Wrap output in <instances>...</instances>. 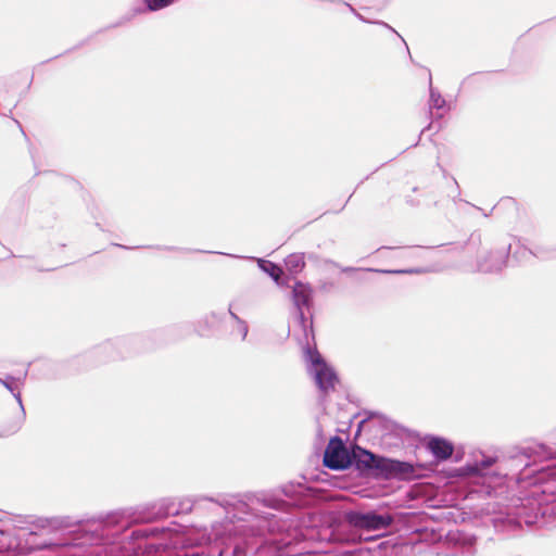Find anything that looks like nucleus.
Here are the masks:
<instances>
[{
    "instance_id": "1",
    "label": "nucleus",
    "mask_w": 556,
    "mask_h": 556,
    "mask_svg": "<svg viewBox=\"0 0 556 556\" xmlns=\"http://www.w3.org/2000/svg\"><path fill=\"white\" fill-rule=\"evenodd\" d=\"M351 455L342 439L332 437L325 450L323 463L329 469L344 470L352 465Z\"/></svg>"
},
{
    "instance_id": "2",
    "label": "nucleus",
    "mask_w": 556,
    "mask_h": 556,
    "mask_svg": "<svg viewBox=\"0 0 556 556\" xmlns=\"http://www.w3.org/2000/svg\"><path fill=\"white\" fill-rule=\"evenodd\" d=\"M349 522L358 529L376 531L387 529L393 522V517L389 514L378 515L376 513H352L348 517Z\"/></svg>"
},
{
    "instance_id": "3",
    "label": "nucleus",
    "mask_w": 556,
    "mask_h": 556,
    "mask_svg": "<svg viewBox=\"0 0 556 556\" xmlns=\"http://www.w3.org/2000/svg\"><path fill=\"white\" fill-rule=\"evenodd\" d=\"M351 457L352 464L355 465L357 470H359L361 472H374L375 465L378 458L377 455L356 445L352 450Z\"/></svg>"
},
{
    "instance_id": "4",
    "label": "nucleus",
    "mask_w": 556,
    "mask_h": 556,
    "mask_svg": "<svg viewBox=\"0 0 556 556\" xmlns=\"http://www.w3.org/2000/svg\"><path fill=\"white\" fill-rule=\"evenodd\" d=\"M315 382L323 395H328L334 391L338 378L331 368L321 366V368H315Z\"/></svg>"
},
{
    "instance_id": "5",
    "label": "nucleus",
    "mask_w": 556,
    "mask_h": 556,
    "mask_svg": "<svg viewBox=\"0 0 556 556\" xmlns=\"http://www.w3.org/2000/svg\"><path fill=\"white\" fill-rule=\"evenodd\" d=\"M293 301L301 315L303 316V308H309L313 301V290L309 285L296 281L292 289Z\"/></svg>"
},
{
    "instance_id": "6",
    "label": "nucleus",
    "mask_w": 556,
    "mask_h": 556,
    "mask_svg": "<svg viewBox=\"0 0 556 556\" xmlns=\"http://www.w3.org/2000/svg\"><path fill=\"white\" fill-rule=\"evenodd\" d=\"M427 447L438 459L441 460L450 458L454 452L453 444L442 438H431L427 443Z\"/></svg>"
},
{
    "instance_id": "7",
    "label": "nucleus",
    "mask_w": 556,
    "mask_h": 556,
    "mask_svg": "<svg viewBox=\"0 0 556 556\" xmlns=\"http://www.w3.org/2000/svg\"><path fill=\"white\" fill-rule=\"evenodd\" d=\"M421 465L414 466L406 462L395 460L394 478L410 480L419 477L418 469H422Z\"/></svg>"
},
{
    "instance_id": "8",
    "label": "nucleus",
    "mask_w": 556,
    "mask_h": 556,
    "mask_svg": "<svg viewBox=\"0 0 556 556\" xmlns=\"http://www.w3.org/2000/svg\"><path fill=\"white\" fill-rule=\"evenodd\" d=\"M395 459L384 457L377 458L374 473L383 478H394Z\"/></svg>"
},
{
    "instance_id": "9",
    "label": "nucleus",
    "mask_w": 556,
    "mask_h": 556,
    "mask_svg": "<svg viewBox=\"0 0 556 556\" xmlns=\"http://www.w3.org/2000/svg\"><path fill=\"white\" fill-rule=\"evenodd\" d=\"M288 271L298 274L305 267L304 255L301 253H292L285 260Z\"/></svg>"
},
{
    "instance_id": "10",
    "label": "nucleus",
    "mask_w": 556,
    "mask_h": 556,
    "mask_svg": "<svg viewBox=\"0 0 556 556\" xmlns=\"http://www.w3.org/2000/svg\"><path fill=\"white\" fill-rule=\"evenodd\" d=\"M260 267L267 273L276 282H278L283 274L280 266L276 265L270 261H260Z\"/></svg>"
},
{
    "instance_id": "11",
    "label": "nucleus",
    "mask_w": 556,
    "mask_h": 556,
    "mask_svg": "<svg viewBox=\"0 0 556 556\" xmlns=\"http://www.w3.org/2000/svg\"><path fill=\"white\" fill-rule=\"evenodd\" d=\"M307 354L309 356V361L315 366V368H321V366H327L321 355L316 350L308 349Z\"/></svg>"
},
{
    "instance_id": "12",
    "label": "nucleus",
    "mask_w": 556,
    "mask_h": 556,
    "mask_svg": "<svg viewBox=\"0 0 556 556\" xmlns=\"http://www.w3.org/2000/svg\"><path fill=\"white\" fill-rule=\"evenodd\" d=\"M144 2L150 10L155 11L167 7L173 2V0H144Z\"/></svg>"
}]
</instances>
